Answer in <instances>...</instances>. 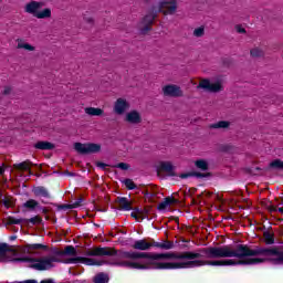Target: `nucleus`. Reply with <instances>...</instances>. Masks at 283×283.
<instances>
[{
	"label": "nucleus",
	"mask_w": 283,
	"mask_h": 283,
	"mask_svg": "<svg viewBox=\"0 0 283 283\" xmlns=\"http://www.w3.org/2000/svg\"><path fill=\"white\" fill-rule=\"evenodd\" d=\"M125 122L128 125H140L143 123V116L138 111H130L125 115Z\"/></svg>",
	"instance_id": "10"
},
{
	"label": "nucleus",
	"mask_w": 283,
	"mask_h": 283,
	"mask_svg": "<svg viewBox=\"0 0 283 283\" xmlns=\"http://www.w3.org/2000/svg\"><path fill=\"white\" fill-rule=\"evenodd\" d=\"M230 125H231V123H229L227 120H220L214 124H211L210 127H211V129H227V127H229Z\"/></svg>",
	"instance_id": "20"
},
{
	"label": "nucleus",
	"mask_w": 283,
	"mask_h": 283,
	"mask_svg": "<svg viewBox=\"0 0 283 283\" xmlns=\"http://www.w3.org/2000/svg\"><path fill=\"white\" fill-rule=\"evenodd\" d=\"M94 282L95 283H108L109 276H107V274L99 273L95 276Z\"/></svg>",
	"instance_id": "25"
},
{
	"label": "nucleus",
	"mask_w": 283,
	"mask_h": 283,
	"mask_svg": "<svg viewBox=\"0 0 283 283\" xmlns=\"http://www.w3.org/2000/svg\"><path fill=\"white\" fill-rule=\"evenodd\" d=\"M116 168L122 169L123 171H127V169H129V164L119 163L117 164Z\"/></svg>",
	"instance_id": "32"
},
{
	"label": "nucleus",
	"mask_w": 283,
	"mask_h": 283,
	"mask_svg": "<svg viewBox=\"0 0 283 283\" xmlns=\"http://www.w3.org/2000/svg\"><path fill=\"white\" fill-rule=\"evenodd\" d=\"M31 224H41V218L39 216L29 219Z\"/></svg>",
	"instance_id": "34"
},
{
	"label": "nucleus",
	"mask_w": 283,
	"mask_h": 283,
	"mask_svg": "<svg viewBox=\"0 0 283 283\" xmlns=\"http://www.w3.org/2000/svg\"><path fill=\"white\" fill-rule=\"evenodd\" d=\"M35 149L49 150L54 148V144L50 142H38L34 145Z\"/></svg>",
	"instance_id": "19"
},
{
	"label": "nucleus",
	"mask_w": 283,
	"mask_h": 283,
	"mask_svg": "<svg viewBox=\"0 0 283 283\" xmlns=\"http://www.w3.org/2000/svg\"><path fill=\"white\" fill-rule=\"evenodd\" d=\"M179 178H182V179L189 178V175H187V174H181V175L179 176Z\"/></svg>",
	"instance_id": "39"
},
{
	"label": "nucleus",
	"mask_w": 283,
	"mask_h": 283,
	"mask_svg": "<svg viewBox=\"0 0 283 283\" xmlns=\"http://www.w3.org/2000/svg\"><path fill=\"white\" fill-rule=\"evenodd\" d=\"M1 174H3V168L2 167H0V176H1Z\"/></svg>",
	"instance_id": "41"
},
{
	"label": "nucleus",
	"mask_w": 283,
	"mask_h": 283,
	"mask_svg": "<svg viewBox=\"0 0 283 283\" xmlns=\"http://www.w3.org/2000/svg\"><path fill=\"white\" fill-rule=\"evenodd\" d=\"M129 107H130L129 103L125 98L119 97L115 101L113 111L118 116H123V114H125V112H127V109H129Z\"/></svg>",
	"instance_id": "8"
},
{
	"label": "nucleus",
	"mask_w": 283,
	"mask_h": 283,
	"mask_svg": "<svg viewBox=\"0 0 283 283\" xmlns=\"http://www.w3.org/2000/svg\"><path fill=\"white\" fill-rule=\"evenodd\" d=\"M132 218H135V220L139 221L140 220V217H139V212H138V209L133 211L130 213Z\"/></svg>",
	"instance_id": "35"
},
{
	"label": "nucleus",
	"mask_w": 283,
	"mask_h": 283,
	"mask_svg": "<svg viewBox=\"0 0 283 283\" xmlns=\"http://www.w3.org/2000/svg\"><path fill=\"white\" fill-rule=\"evenodd\" d=\"M84 112L88 116H103L104 114L103 108H96V107H86L84 108Z\"/></svg>",
	"instance_id": "17"
},
{
	"label": "nucleus",
	"mask_w": 283,
	"mask_h": 283,
	"mask_svg": "<svg viewBox=\"0 0 283 283\" xmlns=\"http://www.w3.org/2000/svg\"><path fill=\"white\" fill-rule=\"evenodd\" d=\"M178 10V2L176 0H160L158 11L165 14H174Z\"/></svg>",
	"instance_id": "6"
},
{
	"label": "nucleus",
	"mask_w": 283,
	"mask_h": 283,
	"mask_svg": "<svg viewBox=\"0 0 283 283\" xmlns=\"http://www.w3.org/2000/svg\"><path fill=\"white\" fill-rule=\"evenodd\" d=\"M86 21H87L88 23H93V22H94V19L88 18Z\"/></svg>",
	"instance_id": "40"
},
{
	"label": "nucleus",
	"mask_w": 283,
	"mask_h": 283,
	"mask_svg": "<svg viewBox=\"0 0 283 283\" xmlns=\"http://www.w3.org/2000/svg\"><path fill=\"white\" fill-rule=\"evenodd\" d=\"M193 35L198 36V38L203 36L205 35V28L199 27V28L195 29Z\"/></svg>",
	"instance_id": "31"
},
{
	"label": "nucleus",
	"mask_w": 283,
	"mask_h": 283,
	"mask_svg": "<svg viewBox=\"0 0 283 283\" xmlns=\"http://www.w3.org/2000/svg\"><path fill=\"white\" fill-rule=\"evenodd\" d=\"M250 54L254 59H260L261 56H264V51H262L260 48H254L251 50Z\"/></svg>",
	"instance_id": "26"
},
{
	"label": "nucleus",
	"mask_w": 283,
	"mask_h": 283,
	"mask_svg": "<svg viewBox=\"0 0 283 283\" xmlns=\"http://www.w3.org/2000/svg\"><path fill=\"white\" fill-rule=\"evenodd\" d=\"M164 96H171L172 98H178L182 96V90L178 85H166L163 87Z\"/></svg>",
	"instance_id": "9"
},
{
	"label": "nucleus",
	"mask_w": 283,
	"mask_h": 283,
	"mask_svg": "<svg viewBox=\"0 0 283 283\" xmlns=\"http://www.w3.org/2000/svg\"><path fill=\"white\" fill-rule=\"evenodd\" d=\"M272 169H283V161L280 159H275L270 164Z\"/></svg>",
	"instance_id": "27"
},
{
	"label": "nucleus",
	"mask_w": 283,
	"mask_h": 283,
	"mask_svg": "<svg viewBox=\"0 0 283 283\" xmlns=\"http://www.w3.org/2000/svg\"><path fill=\"white\" fill-rule=\"evenodd\" d=\"M11 92H12V87L11 86H4V88L2 91V94L8 95V94H11Z\"/></svg>",
	"instance_id": "36"
},
{
	"label": "nucleus",
	"mask_w": 283,
	"mask_h": 283,
	"mask_svg": "<svg viewBox=\"0 0 283 283\" xmlns=\"http://www.w3.org/2000/svg\"><path fill=\"white\" fill-rule=\"evenodd\" d=\"M65 255H76V249L73 245H69L64 251H57L48 256H41V259H32L31 268L35 271H50V269H53L54 262H63L64 264H86V266H103V264H105V261L96 259L83 256L65 259Z\"/></svg>",
	"instance_id": "2"
},
{
	"label": "nucleus",
	"mask_w": 283,
	"mask_h": 283,
	"mask_svg": "<svg viewBox=\"0 0 283 283\" xmlns=\"http://www.w3.org/2000/svg\"><path fill=\"white\" fill-rule=\"evenodd\" d=\"M118 207L122 211H132V201H128L127 198L122 197L118 199Z\"/></svg>",
	"instance_id": "15"
},
{
	"label": "nucleus",
	"mask_w": 283,
	"mask_h": 283,
	"mask_svg": "<svg viewBox=\"0 0 283 283\" xmlns=\"http://www.w3.org/2000/svg\"><path fill=\"white\" fill-rule=\"evenodd\" d=\"M44 249L41 243L29 244L27 247H14L8 243H0V262H29L32 269V260H40L41 258H25V253Z\"/></svg>",
	"instance_id": "3"
},
{
	"label": "nucleus",
	"mask_w": 283,
	"mask_h": 283,
	"mask_svg": "<svg viewBox=\"0 0 283 283\" xmlns=\"http://www.w3.org/2000/svg\"><path fill=\"white\" fill-rule=\"evenodd\" d=\"M198 87L201 90H207V92H222V78H219L214 82L209 80H201Z\"/></svg>",
	"instance_id": "5"
},
{
	"label": "nucleus",
	"mask_w": 283,
	"mask_h": 283,
	"mask_svg": "<svg viewBox=\"0 0 283 283\" xmlns=\"http://www.w3.org/2000/svg\"><path fill=\"white\" fill-rule=\"evenodd\" d=\"M124 185L126 187V189H136V184H134V181L132 179H126L124 180Z\"/></svg>",
	"instance_id": "29"
},
{
	"label": "nucleus",
	"mask_w": 283,
	"mask_h": 283,
	"mask_svg": "<svg viewBox=\"0 0 283 283\" xmlns=\"http://www.w3.org/2000/svg\"><path fill=\"white\" fill-rule=\"evenodd\" d=\"M237 32H239V34H243V32H245L244 28L237 25L235 27Z\"/></svg>",
	"instance_id": "38"
},
{
	"label": "nucleus",
	"mask_w": 283,
	"mask_h": 283,
	"mask_svg": "<svg viewBox=\"0 0 283 283\" xmlns=\"http://www.w3.org/2000/svg\"><path fill=\"white\" fill-rule=\"evenodd\" d=\"M31 165H32V163H30V161H23L20 164H15L14 169H19V171H30Z\"/></svg>",
	"instance_id": "21"
},
{
	"label": "nucleus",
	"mask_w": 283,
	"mask_h": 283,
	"mask_svg": "<svg viewBox=\"0 0 283 283\" xmlns=\"http://www.w3.org/2000/svg\"><path fill=\"white\" fill-rule=\"evenodd\" d=\"M139 213V220H145L147 218V213H149V210L147 208L145 209H137Z\"/></svg>",
	"instance_id": "30"
},
{
	"label": "nucleus",
	"mask_w": 283,
	"mask_h": 283,
	"mask_svg": "<svg viewBox=\"0 0 283 283\" xmlns=\"http://www.w3.org/2000/svg\"><path fill=\"white\" fill-rule=\"evenodd\" d=\"M154 19H156V13L147 14L143 19V21L140 23L142 34H147V32H149L151 30L150 25H151V23H154Z\"/></svg>",
	"instance_id": "12"
},
{
	"label": "nucleus",
	"mask_w": 283,
	"mask_h": 283,
	"mask_svg": "<svg viewBox=\"0 0 283 283\" xmlns=\"http://www.w3.org/2000/svg\"><path fill=\"white\" fill-rule=\"evenodd\" d=\"M156 249H164L165 251H169L174 247V242L171 241H163V242H156L154 241V245Z\"/></svg>",
	"instance_id": "18"
},
{
	"label": "nucleus",
	"mask_w": 283,
	"mask_h": 283,
	"mask_svg": "<svg viewBox=\"0 0 283 283\" xmlns=\"http://www.w3.org/2000/svg\"><path fill=\"white\" fill-rule=\"evenodd\" d=\"M21 222H23V219H17L13 217L9 218V224H21Z\"/></svg>",
	"instance_id": "33"
},
{
	"label": "nucleus",
	"mask_w": 283,
	"mask_h": 283,
	"mask_svg": "<svg viewBox=\"0 0 283 283\" xmlns=\"http://www.w3.org/2000/svg\"><path fill=\"white\" fill-rule=\"evenodd\" d=\"M197 169H200L201 171H207L209 169V163L205 159H199L195 163Z\"/></svg>",
	"instance_id": "22"
},
{
	"label": "nucleus",
	"mask_w": 283,
	"mask_h": 283,
	"mask_svg": "<svg viewBox=\"0 0 283 283\" xmlns=\"http://www.w3.org/2000/svg\"><path fill=\"white\" fill-rule=\"evenodd\" d=\"M17 49L18 50H25L27 52H34V50H36V48H34V45L28 43V42H24L23 40L21 39H18L17 40Z\"/></svg>",
	"instance_id": "13"
},
{
	"label": "nucleus",
	"mask_w": 283,
	"mask_h": 283,
	"mask_svg": "<svg viewBox=\"0 0 283 283\" xmlns=\"http://www.w3.org/2000/svg\"><path fill=\"white\" fill-rule=\"evenodd\" d=\"M159 169L166 174H169V176H174V165H171L169 161L160 163Z\"/></svg>",
	"instance_id": "16"
},
{
	"label": "nucleus",
	"mask_w": 283,
	"mask_h": 283,
	"mask_svg": "<svg viewBox=\"0 0 283 283\" xmlns=\"http://www.w3.org/2000/svg\"><path fill=\"white\" fill-rule=\"evenodd\" d=\"M39 207V202L34 199H30L23 203L24 209H30L31 211Z\"/></svg>",
	"instance_id": "23"
},
{
	"label": "nucleus",
	"mask_w": 283,
	"mask_h": 283,
	"mask_svg": "<svg viewBox=\"0 0 283 283\" xmlns=\"http://www.w3.org/2000/svg\"><path fill=\"white\" fill-rule=\"evenodd\" d=\"M136 251H149L154 247V239H140L136 240L132 245Z\"/></svg>",
	"instance_id": "11"
},
{
	"label": "nucleus",
	"mask_w": 283,
	"mask_h": 283,
	"mask_svg": "<svg viewBox=\"0 0 283 283\" xmlns=\"http://www.w3.org/2000/svg\"><path fill=\"white\" fill-rule=\"evenodd\" d=\"M33 193L38 198H49L50 197V192L48 191V189H45V187H41V186L33 188Z\"/></svg>",
	"instance_id": "14"
},
{
	"label": "nucleus",
	"mask_w": 283,
	"mask_h": 283,
	"mask_svg": "<svg viewBox=\"0 0 283 283\" xmlns=\"http://www.w3.org/2000/svg\"><path fill=\"white\" fill-rule=\"evenodd\" d=\"M102 255L114 256L111 264L113 266H123L124 269H148V266L138 260H176V262H159L156 269L176 270V269H196L198 266H238L240 264H262V262H273L283 264V251L277 248H254L238 244L209 247L197 252H118L114 248H102Z\"/></svg>",
	"instance_id": "1"
},
{
	"label": "nucleus",
	"mask_w": 283,
	"mask_h": 283,
	"mask_svg": "<svg viewBox=\"0 0 283 283\" xmlns=\"http://www.w3.org/2000/svg\"><path fill=\"white\" fill-rule=\"evenodd\" d=\"M74 149L77 150L78 154H97L101 151V145L98 144H81L75 143Z\"/></svg>",
	"instance_id": "7"
},
{
	"label": "nucleus",
	"mask_w": 283,
	"mask_h": 283,
	"mask_svg": "<svg viewBox=\"0 0 283 283\" xmlns=\"http://www.w3.org/2000/svg\"><path fill=\"white\" fill-rule=\"evenodd\" d=\"M3 205H4V207L10 208V207H12V200L6 199V200L3 201Z\"/></svg>",
	"instance_id": "37"
},
{
	"label": "nucleus",
	"mask_w": 283,
	"mask_h": 283,
	"mask_svg": "<svg viewBox=\"0 0 283 283\" xmlns=\"http://www.w3.org/2000/svg\"><path fill=\"white\" fill-rule=\"evenodd\" d=\"M264 240H265V244H273L275 242V238L271 232L264 233Z\"/></svg>",
	"instance_id": "28"
},
{
	"label": "nucleus",
	"mask_w": 283,
	"mask_h": 283,
	"mask_svg": "<svg viewBox=\"0 0 283 283\" xmlns=\"http://www.w3.org/2000/svg\"><path fill=\"white\" fill-rule=\"evenodd\" d=\"M43 6H45L43 1H36V0L29 1L24 6V12L27 14H31L32 17H35V19H50L52 17V9L45 8L41 10Z\"/></svg>",
	"instance_id": "4"
},
{
	"label": "nucleus",
	"mask_w": 283,
	"mask_h": 283,
	"mask_svg": "<svg viewBox=\"0 0 283 283\" xmlns=\"http://www.w3.org/2000/svg\"><path fill=\"white\" fill-rule=\"evenodd\" d=\"M175 199L171 197H167L163 202L159 203L158 209H167L170 205H174Z\"/></svg>",
	"instance_id": "24"
},
{
	"label": "nucleus",
	"mask_w": 283,
	"mask_h": 283,
	"mask_svg": "<svg viewBox=\"0 0 283 283\" xmlns=\"http://www.w3.org/2000/svg\"><path fill=\"white\" fill-rule=\"evenodd\" d=\"M280 213H283V208H279Z\"/></svg>",
	"instance_id": "42"
}]
</instances>
